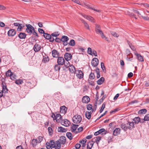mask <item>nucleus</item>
<instances>
[{
  "label": "nucleus",
  "instance_id": "13d9d810",
  "mask_svg": "<svg viewBox=\"0 0 149 149\" xmlns=\"http://www.w3.org/2000/svg\"><path fill=\"white\" fill-rule=\"evenodd\" d=\"M38 31L39 32L41 33H45L44 31L42 29L39 28L38 29Z\"/></svg>",
  "mask_w": 149,
  "mask_h": 149
},
{
  "label": "nucleus",
  "instance_id": "c756f323",
  "mask_svg": "<svg viewBox=\"0 0 149 149\" xmlns=\"http://www.w3.org/2000/svg\"><path fill=\"white\" fill-rule=\"evenodd\" d=\"M26 36V35L25 33L21 32L19 34L18 37L20 39H24L25 38Z\"/></svg>",
  "mask_w": 149,
  "mask_h": 149
},
{
  "label": "nucleus",
  "instance_id": "58836bf2",
  "mask_svg": "<svg viewBox=\"0 0 149 149\" xmlns=\"http://www.w3.org/2000/svg\"><path fill=\"white\" fill-rule=\"evenodd\" d=\"M49 60V59L48 57H44L42 59V62L44 63H46L48 62Z\"/></svg>",
  "mask_w": 149,
  "mask_h": 149
},
{
  "label": "nucleus",
  "instance_id": "412c9836",
  "mask_svg": "<svg viewBox=\"0 0 149 149\" xmlns=\"http://www.w3.org/2000/svg\"><path fill=\"white\" fill-rule=\"evenodd\" d=\"M120 129L119 128H116L113 131V135L116 136L120 134Z\"/></svg>",
  "mask_w": 149,
  "mask_h": 149
},
{
  "label": "nucleus",
  "instance_id": "473e14b6",
  "mask_svg": "<svg viewBox=\"0 0 149 149\" xmlns=\"http://www.w3.org/2000/svg\"><path fill=\"white\" fill-rule=\"evenodd\" d=\"M101 139V137L100 136H97L95 138H94L93 140H94V142H95V141L98 144V142L100 141V140Z\"/></svg>",
  "mask_w": 149,
  "mask_h": 149
},
{
  "label": "nucleus",
  "instance_id": "2f4dec72",
  "mask_svg": "<svg viewBox=\"0 0 149 149\" xmlns=\"http://www.w3.org/2000/svg\"><path fill=\"white\" fill-rule=\"evenodd\" d=\"M120 127L122 129L125 131H126L128 129L127 126H126L125 124L124 123L121 124Z\"/></svg>",
  "mask_w": 149,
  "mask_h": 149
},
{
  "label": "nucleus",
  "instance_id": "09e8293b",
  "mask_svg": "<svg viewBox=\"0 0 149 149\" xmlns=\"http://www.w3.org/2000/svg\"><path fill=\"white\" fill-rule=\"evenodd\" d=\"M143 120L144 121L149 120V114H147L145 116Z\"/></svg>",
  "mask_w": 149,
  "mask_h": 149
},
{
  "label": "nucleus",
  "instance_id": "37998d69",
  "mask_svg": "<svg viewBox=\"0 0 149 149\" xmlns=\"http://www.w3.org/2000/svg\"><path fill=\"white\" fill-rule=\"evenodd\" d=\"M59 34L58 32H54L51 34L52 37H56L59 35Z\"/></svg>",
  "mask_w": 149,
  "mask_h": 149
},
{
  "label": "nucleus",
  "instance_id": "6e6d98bb",
  "mask_svg": "<svg viewBox=\"0 0 149 149\" xmlns=\"http://www.w3.org/2000/svg\"><path fill=\"white\" fill-rule=\"evenodd\" d=\"M72 1L80 5H82L79 0H71Z\"/></svg>",
  "mask_w": 149,
  "mask_h": 149
},
{
  "label": "nucleus",
  "instance_id": "20e7f679",
  "mask_svg": "<svg viewBox=\"0 0 149 149\" xmlns=\"http://www.w3.org/2000/svg\"><path fill=\"white\" fill-rule=\"evenodd\" d=\"M55 142L53 140H50L49 142H47L46 143V147L47 149H52V148H54V146Z\"/></svg>",
  "mask_w": 149,
  "mask_h": 149
},
{
  "label": "nucleus",
  "instance_id": "39448f33",
  "mask_svg": "<svg viewBox=\"0 0 149 149\" xmlns=\"http://www.w3.org/2000/svg\"><path fill=\"white\" fill-rule=\"evenodd\" d=\"M64 56L65 59L67 62H68V61L70 60L72 58V54L68 52L65 53Z\"/></svg>",
  "mask_w": 149,
  "mask_h": 149
},
{
  "label": "nucleus",
  "instance_id": "cd10ccee",
  "mask_svg": "<svg viewBox=\"0 0 149 149\" xmlns=\"http://www.w3.org/2000/svg\"><path fill=\"white\" fill-rule=\"evenodd\" d=\"M104 81V78L103 77H101L97 81V83L98 85L102 84Z\"/></svg>",
  "mask_w": 149,
  "mask_h": 149
},
{
  "label": "nucleus",
  "instance_id": "774afa93",
  "mask_svg": "<svg viewBox=\"0 0 149 149\" xmlns=\"http://www.w3.org/2000/svg\"><path fill=\"white\" fill-rule=\"evenodd\" d=\"M145 7H148L149 8V4L147 3H143L142 4Z\"/></svg>",
  "mask_w": 149,
  "mask_h": 149
},
{
  "label": "nucleus",
  "instance_id": "5701e85b",
  "mask_svg": "<svg viewBox=\"0 0 149 149\" xmlns=\"http://www.w3.org/2000/svg\"><path fill=\"white\" fill-rule=\"evenodd\" d=\"M66 138L65 136H62L58 140L61 144H64L66 142Z\"/></svg>",
  "mask_w": 149,
  "mask_h": 149
},
{
  "label": "nucleus",
  "instance_id": "e433bc0d",
  "mask_svg": "<svg viewBox=\"0 0 149 149\" xmlns=\"http://www.w3.org/2000/svg\"><path fill=\"white\" fill-rule=\"evenodd\" d=\"M96 72L97 74V78H99L100 77V70L98 68H96L95 69Z\"/></svg>",
  "mask_w": 149,
  "mask_h": 149
},
{
  "label": "nucleus",
  "instance_id": "338daca9",
  "mask_svg": "<svg viewBox=\"0 0 149 149\" xmlns=\"http://www.w3.org/2000/svg\"><path fill=\"white\" fill-rule=\"evenodd\" d=\"M138 102V101L137 100H135L133 101H132L131 102H130L129 103V104H133L134 103H137Z\"/></svg>",
  "mask_w": 149,
  "mask_h": 149
},
{
  "label": "nucleus",
  "instance_id": "72a5a7b5",
  "mask_svg": "<svg viewBox=\"0 0 149 149\" xmlns=\"http://www.w3.org/2000/svg\"><path fill=\"white\" fill-rule=\"evenodd\" d=\"M37 141L36 139H33L32 140V141L31 142V144L32 146L34 147L37 144Z\"/></svg>",
  "mask_w": 149,
  "mask_h": 149
},
{
  "label": "nucleus",
  "instance_id": "0e129e2a",
  "mask_svg": "<svg viewBox=\"0 0 149 149\" xmlns=\"http://www.w3.org/2000/svg\"><path fill=\"white\" fill-rule=\"evenodd\" d=\"M42 137L41 136H39L38 138V143H40L42 140Z\"/></svg>",
  "mask_w": 149,
  "mask_h": 149
},
{
  "label": "nucleus",
  "instance_id": "a878e982",
  "mask_svg": "<svg viewBox=\"0 0 149 149\" xmlns=\"http://www.w3.org/2000/svg\"><path fill=\"white\" fill-rule=\"evenodd\" d=\"M52 54L54 57L57 58L58 56V53L56 50L54 49L52 51Z\"/></svg>",
  "mask_w": 149,
  "mask_h": 149
},
{
  "label": "nucleus",
  "instance_id": "f8f14e48",
  "mask_svg": "<svg viewBox=\"0 0 149 149\" xmlns=\"http://www.w3.org/2000/svg\"><path fill=\"white\" fill-rule=\"evenodd\" d=\"M16 33L15 30L13 29H10L8 32V34L9 36H14Z\"/></svg>",
  "mask_w": 149,
  "mask_h": 149
},
{
  "label": "nucleus",
  "instance_id": "5fc2aeb1",
  "mask_svg": "<svg viewBox=\"0 0 149 149\" xmlns=\"http://www.w3.org/2000/svg\"><path fill=\"white\" fill-rule=\"evenodd\" d=\"M88 53L89 54L92 55V50L90 47H88Z\"/></svg>",
  "mask_w": 149,
  "mask_h": 149
},
{
  "label": "nucleus",
  "instance_id": "ea45409f",
  "mask_svg": "<svg viewBox=\"0 0 149 149\" xmlns=\"http://www.w3.org/2000/svg\"><path fill=\"white\" fill-rule=\"evenodd\" d=\"M147 112V110L146 109H143L140 110L138 111L139 114H145Z\"/></svg>",
  "mask_w": 149,
  "mask_h": 149
},
{
  "label": "nucleus",
  "instance_id": "f3484780",
  "mask_svg": "<svg viewBox=\"0 0 149 149\" xmlns=\"http://www.w3.org/2000/svg\"><path fill=\"white\" fill-rule=\"evenodd\" d=\"M78 73L77 74V76L79 79L83 78L84 74L82 71L80 70H78Z\"/></svg>",
  "mask_w": 149,
  "mask_h": 149
},
{
  "label": "nucleus",
  "instance_id": "a18cd8bd",
  "mask_svg": "<svg viewBox=\"0 0 149 149\" xmlns=\"http://www.w3.org/2000/svg\"><path fill=\"white\" fill-rule=\"evenodd\" d=\"M127 14L129 16L131 17H133L135 19H137V18L135 16V15H134L133 13H130L129 12H127Z\"/></svg>",
  "mask_w": 149,
  "mask_h": 149
},
{
  "label": "nucleus",
  "instance_id": "4468645a",
  "mask_svg": "<svg viewBox=\"0 0 149 149\" xmlns=\"http://www.w3.org/2000/svg\"><path fill=\"white\" fill-rule=\"evenodd\" d=\"M61 144L59 141H56L55 142L53 148H55L56 149H59L61 148Z\"/></svg>",
  "mask_w": 149,
  "mask_h": 149
},
{
  "label": "nucleus",
  "instance_id": "9b49d317",
  "mask_svg": "<svg viewBox=\"0 0 149 149\" xmlns=\"http://www.w3.org/2000/svg\"><path fill=\"white\" fill-rule=\"evenodd\" d=\"M127 128L128 129L131 130L134 127V124L133 122H129L127 124Z\"/></svg>",
  "mask_w": 149,
  "mask_h": 149
},
{
  "label": "nucleus",
  "instance_id": "ddd939ff",
  "mask_svg": "<svg viewBox=\"0 0 149 149\" xmlns=\"http://www.w3.org/2000/svg\"><path fill=\"white\" fill-rule=\"evenodd\" d=\"M90 99L87 96H84L82 98V102L84 103H87L89 102Z\"/></svg>",
  "mask_w": 149,
  "mask_h": 149
},
{
  "label": "nucleus",
  "instance_id": "49530a36",
  "mask_svg": "<svg viewBox=\"0 0 149 149\" xmlns=\"http://www.w3.org/2000/svg\"><path fill=\"white\" fill-rule=\"evenodd\" d=\"M95 78V76L94 73H91L89 76V79H93Z\"/></svg>",
  "mask_w": 149,
  "mask_h": 149
},
{
  "label": "nucleus",
  "instance_id": "b1692460",
  "mask_svg": "<svg viewBox=\"0 0 149 149\" xmlns=\"http://www.w3.org/2000/svg\"><path fill=\"white\" fill-rule=\"evenodd\" d=\"M67 108L65 106H63L60 107V112L61 113H65L66 112Z\"/></svg>",
  "mask_w": 149,
  "mask_h": 149
},
{
  "label": "nucleus",
  "instance_id": "8fccbe9b",
  "mask_svg": "<svg viewBox=\"0 0 149 149\" xmlns=\"http://www.w3.org/2000/svg\"><path fill=\"white\" fill-rule=\"evenodd\" d=\"M87 109L89 110H91L93 109H92V105L90 104H88L87 105Z\"/></svg>",
  "mask_w": 149,
  "mask_h": 149
},
{
  "label": "nucleus",
  "instance_id": "3c124183",
  "mask_svg": "<svg viewBox=\"0 0 149 149\" xmlns=\"http://www.w3.org/2000/svg\"><path fill=\"white\" fill-rule=\"evenodd\" d=\"M105 104L104 103H103L101 109L100 110V113H101L103 110L104 109L105 107Z\"/></svg>",
  "mask_w": 149,
  "mask_h": 149
},
{
  "label": "nucleus",
  "instance_id": "bb28decb",
  "mask_svg": "<svg viewBox=\"0 0 149 149\" xmlns=\"http://www.w3.org/2000/svg\"><path fill=\"white\" fill-rule=\"evenodd\" d=\"M94 142L93 141H89L87 143V149H91L92 147Z\"/></svg>",
  "mask_w": 149,
  "mask_h": 149
},
{
  "label": "nucleus",
  "instance_id": "a19ab883",
  "mask_svg": "<svg viewBox=\"0 0 149 149\" xmlns=\"http://www.w3.org/2000/svg\"><path fill=\"white\" fill-rule=\"evenodd\" d=\"M43 36L46 39H49V38H50L52 36L47 33H45L44 34Z\"/></svg>",
  "mask_w": 149,
  "mask_h": 149
},
{
  "label": "nucleus",
  "instance_id": "9d476101",
  "mask_svg": "<svg viewBox=\"0 0 149 149\" xmlns=\"http://www.w3.org/2000/svg\"><path fill=\"white\" fill-rule=\"evenodd\" d=\"M41 49V46L38 44H35L33 47V49L35 52H38Z\"/></svg>",
  "mask_w": 149,
  "mask_h": 149
},
{
  "label": "nucleus",
  "instance_id": "de8ad7c7",
  "mask_svg": "<svg viewBox=\"0 0 149 149\" xmlns=\"http://www.w3.org/2000/svg\"><path fill=\"white\" fill-rule=\"evenodd\" d=\"M15 83L19 85L22 84L23 81L21 79H19L16 80L15 81Z\"/></svg>",
  "mask_w": 149,
  "mask_h": 149
},
{
  "label": "nucleus",
  "instance_id": "f704fd0d",
  "mask_svg": "<svg viewBox=\"0 0 149 149\" xmlns=\"http://www.w3.org/2000/svg\"><path fill=\"white\" fill-rule=\"evenodd\" d=\"M82 22L84 23L85 27L88 30H90L88 24L83 20H81Z\"/></svg>",
  "mask_w": 149,
  "mask_h": 149
},
{
  "label": "nucleus",
  "instance_id": "7c9ffc66",
  "mask_svg": "<svg viewBox=\"0 0 149 149\" xmlns=\"http://www.w3.org/2000/svg\"><path fill=\"white\" fill-rule=\"evenodd\" d=\"M69 40L68 38L66 36H63L61 38V41L62 42L67 41Z\"/></svg>",
  "mask_w": 149,
  "mask_h": 149
},
{
  "label": "nucleus",
  "instance_id": "f03ea898",
  "mask_svg": "<svg viewBox=\"0 0 149 149\" xmlns=\"http://www.w3.org/2000/svg\"><path fill=\"white\" fill-rule=\"evenodd\" d=\"M81 117L79 115H75L72 118L73 122L75 124L79 123L81 121Z\"/></svg>",
  "mask_w": 149,
  "mask_h": 149
},
{
  "label": "nucleus",
  "instance_id": "a211bd4d",
  "mask_svg": "<svg viewBox=\"0 0 149 149\" xmlns=\"http://www.w3.org/2000/svg\"><path fill=\"white\" fill-rule=\"evenodd\" d=\"M83 16L85 18H86L88 20L91 21L92 22H95V21L94 19L93 18L91 17V16H87L86 15H84Z\"/></svg>",
  "mask_w": 149,
  "mask_h": 149
},
{
  "label": "nucleus",
  "instance_id": "c03bdc74",
  "mask_svg": "<svg viewBox=\"0 0 149 149\" xmlns=\"http://www.w3.org/2000/svg\"><path fill=\"white\" fill-rule=\"evenodd\" d=\"M69 45L71 46H74L75 45V43L74 40H71L68 43Z\"/></svg>",
  "mask_w": 149,
  "mask_h": 149
},
{
  "label": "nucleus",
  "instance_id": "4c0bfd02",
  "mask_svg": "<svg viewBox=\"0 0 149 149\" xmlns=\"http://www.w3.org/2000/svg\"><path fill=\"white\" fill-rule=\"evenodd\" d=\"M66 136L70 140H71L72 139V134L70 132H68L66 133Z\"/></svg>",
  "mask_w": 149,
  "mask_h": 149
},
{
  "label": "nucleus",
  "instance_id": "69168bd1",
  "mask_svg": "<svg viewBox=\"0 0 149 149\" xmlns=\"http://www.w3.org/2000/svg\"><path fill=\"white\" fill-rule=\"evenodd\" d=\"M81 147V145L79 143L77 144L75 146V147L76 149H79Z\"/></svg>",
  "mask_w": 149,
  "mask_h": 149
},
{
  "label": "nucleus",
  "instance_id": "c85d7f7f",
  "mask_svg": "<svg viewBox=\"0 0 149 149\" xmlns=\"http://www.w3.org/2000/svg\"><path fill=\"white\" fill-rule=\"evenodd\" d=\"M58 131L60 132H64L67 131L66 129L62 127H59L58 129Z\"/></svg>",
  "mask_w": 149,
  "mask_h": 149
},
{
  "label": "nucleus",
  "instance_id": "e2e57ef3",
  "mask_svg": "<svg viewBox=\"0 0 149 149\" xmlns=\"http://www.w3.org/2000/svg\"><path fill=\"white\" fill-rule=\"evenodd\" d=\"M16 77L15 75H13L12 74L10 77V78L12 80H14L15 79Z\"/></svg>",
  "mask_w": 149,
  "mask_h": 149
},
{
  "label": "nucleus",
  "instance_id": "79ce46f5",
  "mask_svg": "<svg viewBox=\"0 0 149 149\" xmlns=\"http://www.w3.org/2000/svg\"><path fill=\"white\" fill-rule=\"evenodd\" d=\"M24 27V25L22 24H20V25L18 26L17 30L18 31H20L21 29Z\"/></svg>",
  "mask_w": 149,
  "mask_h": 149
},
{
  "label": "nucleus",
  "instance_id": "052dcab7",
  "mask_svg": "<svg viewBox=\"0 0 149 149\" xmlns=\"http://www.w3.org/2000/svg\"><path fill=\"white\" fill-rule=\"evenodd\" d=\"M54 69L56 71H58L60 69V66H55Z\"/></svg>",
  "mask_w": 149,
  "mask_h": 149
},
{
  "label": "nucleus",
  "instance_id": "2eb2a0df",
  "mask_svg": "<svg viewBox=\"0 0 149 149\" xmlns=\"http://www.w3.org/2000/svg\"><path fill=\"white\" fill-rule=\"evenodd\" d=\"M3 92V93H7L8 89L7 88L6 84L5 83H2L1 84Z\"/></svg>",
  "mask_w": 149,
  "mask_h": 149
},
{
  "label": "nucleus",
  "instance_id": "1a4fd4ad",
  "mask_svg": "<svg viewBox=\"0 0 149 149\" xmlns=\"http://www.w3.org/2000/svg\"><path fill=\"white\" fill-rule=\"evenodd\" d=\"M136 57V58H137L138 60L141 62L143 61L144 60L143 57L140 54H139L137 53H134Z\"/></svg>",
  "mask_w": 149,
  "mask_h": 149
},
{
  "label": "nucleus",
  "instance_id": "aec40b11",
  "mask_svg": "<svg viewBox=\"0 0 149 149\" xmlns=\"http://www.w3.org/2000/svg\"><path fill=\"white\" fill-rule=\"evenodd\" d=\"M98 63L99 60L98 59L96 58H93L91 62V64L92 65H97Z\"/></svg>",
  "mask_w": 149,
  "mask_h": 149
},
{
  "label": "nucleus",
  "instance_id": "393cba45",
  "mask_svg": "<svg viewBox=\"0 0 149 149\" xmlns=\"http://www.w3.org/2000/svg\"><path fill=\"white\" fill-rule=\"evenodd\" d=\"M69 68V70L72 73H74L75 72L76 70L74 66H69L68 67H66L67 68Z\"/></svg>",
  "mask_w": 149,
  "mask_h": 149
},
{
  "label": "nucleus",
  "instance_id": "680f3d73",
  "mask_svg": "<svg viewBox=\"0 0 149 149\" xmlns=\"http://www.w3.org/2000/svg\"><path fill=\"white\" fill-rule=\"evenodd\" d=\"M83 129V128L82 127H80L77 129V132H80L82 131Z\"/></svg>",
  "mask_w": 149,
  "mask_h": 149
},
{
  "label": "nucleus",
  "instance_id": "6ab92c4d",
  "mask_svg": "<svg viewBox=\"0 0 149 149\" xmlns=\"http://www.w3.org/2000/svg\"><path fill=\"white\" fill-rule=\"evenodd\" d=\"M133 120L136 124H138L139 122L141 123H143L144 122L143 120H142V121L141 120L140 118L139 117H135Z\"/></svg>",
  "mask_w": 149,
  "mask_h": 149
},
{
  "label": "nucleus",
  "instance_id": "0eeeda50",
  "mask_svg": "<svg viewBox=\"0 0 149 149\" xmlns=\"http://www.w3.org/2000/svg\"><path fill=\"white\" fill-rule=\"evenodd\" d=\"M61 123L62 125L66 127L68 126L70 124V122L66 119L62 120Z\"/></svg>",
  "mask_w": 149,
  "mask_h": 149
},
{
  "label": "nucleus",
  "instance_id": "603ef678",
  "mask_svg": "<svg viewBox=\"0 0 149 149\" xmlns=\"http://www.w3.org/2000/svg\"><path fill=\"white\" fill-rule=\"evenodd\" d=\"M111 34L114 37H118L119 36V35L115 32H112Z\"/></svg>",
  "mask_w": 149,
  "mask_h": 149
},
{
  "label": "nucleus",
  "instance_id": "f257e3e1",
  "mask_svg": "<svg viewBox=\"0 0 149 149\" xmlns=\"http://www.w3.org/2000/svg\"><path fill=\"white\" fill-rule=\"evenodd\" d=\"M95 29L96 33L98 34H100L102 39L105 40H107V38L104 35L101 29L100 26L99 25L96 24L95 25Z\"/></svg>",
  "mask_w": 149,
  "mask_h": 149
},
{
  "label": "nucleus",
  "instance_id": "864d4df0",
  "mask_svg": "<svg viewBox=\"0 0 149 149\" xmlns=\"http://www.w3.org/2000/svg\"><path fill=\"white\" fill-rule=\"evenodd\" d=\"M86 140L85 139H84L82 140H80L79 141V143H81V144H84L86 143Z\"/></svg>",
  "mask_w": 149,
  "mask_h": 149
},
{
  "label": "nucleus",
  "instance_id": "4be33fe9",
  "mask_svg": "<svg viewBox=\"0 0 149 149\" xmlns=\"http://www.w3.org/2000/svg\"><path fill=\"white\" fill-rule=\"evenodd\" d=\"M78 126L79 125H76L72 124L71 127V131L72 132H74Z\"/></svg>",
  "mask_w": 149,
  "mask_h": 149
},
{
  "label": "nucleus",
  "instance_id": "bf43d9fd",
  "mask_svg": "<svg viewBox=\"0 0 149 149\" xmlns=\"http://www.w3.org/2000/svg\"><path fill=\"white\" fill-rule=\"evenodd\" d=\"M94 55L95 56H97L96 52L94 50H93L92 51V55Z\"/></svg>",
  "mask_w": 149,
  "mask_h": 149
},
{
  "label": "nucleus",
  "instance_id": "6e6552de",
  "mask_svg": "<svg viewBox=\"0 0 149 149\" xmlns=\"http://www.w3.org/2000/svg\"><path fill=\"white\" fill-rule=\"evenodd\" d=\"M12 74V73L11 72L10 70H8V71L6 74V75L7 77H5L4 78H2L1 79L2 81H4L8 78V76L10 77Z\"/></svg>",
  "mask_w": 149,
  "mask_h": 149
},
{
  "label": "nucleus",
  "instance_id": "c9c22d12",
  "mask_svg": "<svg viewBox=\"0 0 149 149\" xmlns=\"http://www.w3.org/2000/svg\"><path fill=\"white\" fill-rule=\"evenodd\" d=\"M85 115L86 117L88 119H89L91 118V113L89 112V111H86V112Z\"/></svg>",
  "mask_w": 149,
  "mask_h": 149
},
{
  "label": "nucleus",
  "instance_id": "423d86ee",
  "mask_svg": "<svg viewBox=\"0 0 149 149\" xmlns=\"http://www.w3.org/2000/svg\"><path fill=\"white\" fill-rule=\"evenodd\" d=\"M57 62L59 65H63V64H64V65H65V61L63 57H58Z\"/></svg>",
  "mask_w": 149,
  "mask_h": 149
},
{
  "label": "nucleus",
  "instance_id": "7ed1b4c3",
  "mask_svg": "<svg viewBox=\"0 0 149 149\" xmlns=\"http://www.w3.org/2000/svg\"><path fill=\"white\" fill-rule=\"evenodd\" d=\"M26 32L29 34H31L33 31L34 30V28L30 24H26Z\"/></svg>",
  "mask_w": 149,
  "mask_h": 149
},
{
  "label": "nucleus",
  "instance_id": "4d7b16f0",
  "mask_svg": "<svg viewBox=\"0 0 149 149\" xmlns=\"http://www.w3.org/2000/svg\"><path fill=\"white\" fill-rule=\"evenodd\" d=\"M88 83L91 86H94V81H91L89 79L88 80Z\"/></svg>",
  "mask_w": 149,
  "mask_h": 149
},
{
  "label": "nucleus",
  "instance_id": "dca6fc26",
  "mask_svg": "<svg viewBox=\"0 0 149 149\" xmlns=\"http://www.w3.org/2000/svg\"><path fill=\"white\" fill-rule=\"evenodd\" d=\"M62 118V117L61 114L58 113L56 115L55 119L57 122L59 123L61 120Z\"/></svg>",
  "mask_w": 149,
  "mask_h": 149
}]
</instances>
